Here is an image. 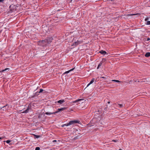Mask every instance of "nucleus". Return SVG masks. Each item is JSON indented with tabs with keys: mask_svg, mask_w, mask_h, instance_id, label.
<instances>
[{
	"mask_svg": "<svg viewBox=\"0 0 150 150\" xmlns=\"http://www.w3.org/2000/svg\"><path fill=\"white\" fill-rule=\"evenodd\" d=\"M8 106L7 105H6V106L3 107L2 108H1V109H2L3 110H5L6 109H8Z\"/></svg>",
	"mask_w": 150,
	"mask_h": 150,
	"instance_id": "10",
	"label": "nucleus"
},
{
	"mask_svg": "<svg viewBox=\"0 0 150 150\" xmlns=\"http://www.w3.org/2000/svg\"><path fill=\"white\" fill-rule=\"evenodd\" d=\"M34 137L37 138H38L40 137V136L39 135H34Z\"/></svg>",
	"mask_w": 150,
	"mask_h": 150,
	"instance_id": "21",
	"label": "nucleus"
},
{
	"mask_svg": "<svg viewBox=\"0 0 150 150\" xmlns=\"http://www.w3.org/2000/svg\"><path fill=\"white\" fill-rule=\"evenodd\" d=\"M110 103V102L109 101L108 102V104Z\"/></svg>",
	"mask_w": 150,
	"mask_h": 150,
	"instance_id": "34",
	"label": "nucleus"
},
{
	"mask_svg": "<svg viewBox=\"0 0 150 150\" xmlns=\"http://www.w3.org/2000/svg\"><path fill=\"white\" fill-rule=\"evenodd\" d=\"M53 142H57V140H54L52 141Z\"/></svg>",
	"mask_w": 150,
	"mask_h": 150,
	"instance_id": "30",
	"label": "nucleus"
},
{
	"mask_svg": "<svg viewBox=\"0 0 150 150\" xmlns=\"http://www.w3.org/2000/svg\"><path fill=\"white\" fill-rule=\"evenodd\" d=\"M118 105H119V107L121 108L123 107L124 106V105L123 104H118Z\"/></svg>",
	"mask_w": 150,
	"mask_h": 150,
	"instance_id": "19",
	"label": "nucleus"
},
{
	"mask_svg": "<svg viewBox=\"0 0 150 150\" xmlns=\"http://www.w3.org/2000/svg\"><path fill=\"white\" fill-rule=\"evenodd\" d=\"M149 17H146L145 19V21H146L149 19Z\"/></svg>",
	"mask_w": 150,
	"mask_h": 150,
	"instance_id": "25",
	"label": "nucleus"
},
{
	"mask_svg": "<svg viewBox=\"0 0 150 150\" xmlns=\"http://www.w3.org/2000/svg\"><path fill=\"white\" fill-rule=\"evenodd\" d=\"M2 139V138L1 137H0V139Z\"/></svg>",
	"mask_w": 150,
	"mask_h": 150,
	"instance_id": "35",
	"label": "nucleus"
},
{
	"mask_svg": "<svg viewBox=\"0 0 150 150\" xmlns=\"http://www.w3.org/2000/svg\"><path fill=\"white\" fill-rule=\"evenodd\" d=\"M101 78H103V79H106L105 77H104V76L101 77Z\"/></svg>",
	"mask_w": 150,
	"mask_h": 150,
	"instance_id": "29",
	"label": "nucleus"
},
{
	"mask_svg": "<svg viewBox=\"0 0 150 150\" xmlns=\"http://www.w3.org/2000/svg\"><path fill=\"white\" fill-rule=\"evenodd\" d=\"M9 71V68H6L5 69L1 71V72H4L6 71Z\"/></svg>",
	"mask_w": 150,
	"mask_h": 150,
	"instance_id": "18",
	"label": "nucleus"
},
{
	"mask_svg": "<svg viewBox=\"0 0 150 150\" xmlns=\"http://www.w3.org/2000/svg\"><path fill=\"white\" fill-rule=\"evenodd\" d=\"M77 123H79V121L77 120H71L68 123L62 125V126L63 127L65 126H68Z\"/></svg>",
	"mask_w": 150,
	"mask_h": 150,
	"instance_id": "2",
	"label": "nucleus"
},
{
	"mask_svg": "<svg viewBox=\"0 0 150 150\" xmlns=\"http://www.w3.org/2000/svg\"><path fill=\"white\" fill-rule=\"evenodd\" d=\"M146 24L147 25H150V21H147L146 22Z\"/></svg>",
	"mask_w": 150,
	"mask_h": 150,
	"instance_id": "23",
	"label": "nucleus"
},
{
	"mask_svg": "<svg viewBox=\"0 0 150 150\" xmlns=\"http://www.w3.org/2000/svg\"><path fill=\"white\" fill-rule=\"evenodd\" d=\"M84 100L83 99H78V100H76L75 101H74L73 102H74V103H76L77 102L81 101L82 100Z\"/></svg>",
	"mask_w": 150,
	"mask_h": 150,
	"instance_id": "13",
	"label": "nucleus"
},
{
	"mask_svg": "<svg viewBox=\"0 0 150 150\" xmlns=\"http://www.w3.org/2000/svg\"><path fill=\"white\" fill-rule=\"evenodd\" d=\"M145 56L146 57H148L150 56V52H148L146 53L145 54Z\"/></svg>",
	"mask_w": 150,
	"mask_h": 150,
	"instance_id": "15",
	"label": "nucleus"
},
{
	"mask_svg": "<svg viewBox=\"0 0 150 150\" xmlns=\"http://www.w3.org/2000/svg\"><path fill=\"white\" fill-rule=\"evenodd\" d=\"M102 62H101L100 64H98V66L97 67V69H98L99 67L102 65Z\"/></svg>",
	"mask_w": 150,
	"mask_h": 150,
	"instance_id": "16",
	"label": "nucleus"
},
{
	"mask_svg": "<svg viewBox=\"0 0 150 150\" xmlns=\"http://www.w3.org/2000/svg\"><path fill=\"white\" fill-rule=\"evenodd\" d=\"M140 14L139 13H135V14H128V16H134V15H139Z\"/></svg>",
	"mask_w": 150,
	"mask_h": 150,
	"instance_id": "17",
	"label": "nucleus"
},
{
	"mask_svg": "<svg viewBox=\"0 0 150 150\" xmlns=\"http://www.w3.org/2000/svg\"><path fill=\"white\" fill-rule=\"evenodd\" d=\"M74 69V68H73V69H72L70 70H69L67 71H66L65 72H64L63 73V74H67V73H69V72L70 71H71L72 70H73Z\"/></svg>",
	"mask_w": 150,
	"mask_h": 150,
	"instance_id": "14",
	"label": "nucleus"
},
{
	"mask_svg": "<svg viewBox=\"0 0 150 150\" xmlns=\"http://www.w3.org/2000/svg\"><path fill=\"white\" fill-rule=\"evenodd\" d=\"M43 91V89H40V91L39 92V93H41Z\"/></svg>",
	"mask_w": 150,
	"mask_h": 150,
	"instance_id": "24",
	"label": "nucleus"
},
{
	"mask_svg": "<svg viewBox=\"0 0 150 150\" xmlns=\"http://www.w3.org/2000/svg\"><path fill=\"white\" fill-rule=\"evenodd\" d=\"M107 109V107H105V110H106Z\"/></svg>",
	"mask_w": 150,
	"mask_h": 150,
	"instance_id": "31",
	"label": "nucleus"
},
{
	"mask_svg": "<svg viewBox=\"0 0 150 150\" xmlns=\"http://www.w3.org/2000/svg\"><path fill=\"white\" fill-rule=\"evenodd\" d=\"M46 40V41H47V43L49 44L52 42V40H53V38L51 37H49L47 38Z\"/></svg>",
	"mask_w": 150,
	"mask_h": 150,
	"instance_id": "4",
	"label": "nucleus"
},
{
	"mask_svg": "<svg viewBox=\"0 0 150 150\" xmlns=\"http://www.w3.org/2000/svg\"><path fill=\"white\" fill-rule=\"evenodd\" d=\"M79 42L77 41L76 42H74L73 44L72 45L74 46H76L79 45Z\"/></svg>",
	"mask_w": 150,
	"mask_h": 150,
	"instance_id": "12",
	"label": "nucleus"
},
{
	"mask_svg": "<svg viewBox=\"0 0 150 150\" xmlns=\"http://www.w3.org/2000/svg\"><path fill=\"white\" fill-rule=\"evenodd\" d=\"M6 142L7 143L9 144V140H8L6 141Z\"/></svg>",
	"mask_w": 150,
	"mask_h": 150,
	"instance_id": "27",
	"label": "nucleus"
},
{
	"mask_svg": "<svg viewBox=\"0 0 150 150\" xmlns=\"http://www.w3.org/2000/svg\"><path fill=\"white\" fill-rule=\"evenodd\" d=\"M96 81L94 78H93L90 83L87 85V87L88 86L90 85L93 83L94 82H96Z\"/></svg>",
	"mask_w": 150,
	"mask_h": 150,
	"instance_id": "6",
	"label": "nucleus"
},
{
	"mask_svg": "<svg viewBox=\"0 0 150 150\" xmlns=\"http://www.w3.org/2000/svg\"><path fill=\"white\" fill-rule=\"evenodd\" d=\"M112 141L113 142H116L117 141V140H112Z\"/></svg>",
	"mask_w": 150,
	"mask_h": 150,
	"instance_id": "28",
	"label": "nucleus"
},
{
	"mask_svg": "<svg viewBox=\"0 0 150 150\" xmlns=\"http://www.w3.org/2000/svg\"><path fill=\"white\" fill-rule=\"evenodd\" d=\"M40 148L38 147H36L35 149V150H40Z\"/></svg>",
	"mask_w": 150,
	"mask_h": 150,
	"instance_id": "22",
	"label": "nucleus"
},
{
	"mask_svg": "<svg viewBox=\"0 0 150 150\" xmlns=\"http://www.w3.org/2000/svg\"><path fill=\"white\" fill-rule=\"evenodd\" d=\"M4 0H0V2H2Z\"/></svg>",
	"mask_w": 150,
	"mask_h": 150,
	"instance_id": "32",
	"label": "nucleus"
},
{
	"mask_svg": "<svg viewBox=\"0 0 150 150\" xmlns=\"http://www.w3.org/2000/svg\"><path fill=\"white\" fill-rule=\"evenodd\" d=\"M112 81H114L117 82H120V81L118 80H112Z\"/></svg>",
	"mask_w": 150,
	"mask_h": 150,
	"instance_id": "20",
	"label": "nucleus"
},
{
	"mask_svg": "<svg viewBox=\"0 0 150 150\" xmlns=\"http://www.w3.org/2000/svg\"><path fill=\"white\" fill-rule=\"evenodd\" d=\"M31 109V107L30 105H29L27 109L23 112V113H27L28 112L29 110Z\"/></svg>",
	"mask_w": 150,
	"mask_h": 150,
	"instance_id": "5",
	"label": "nucleus"
},
{
	"mask_svg": "<svg viewBox=\"0 0 150 150\" xmlns=\"http://www.w3.org/2000/svg\"><path fill=\"white\" fill-rule=\"evenodd\" d=\"M16 6L15 5L12 4L10 6V14L12 16H15V12L16 11Z\"/></svg>",
	"mask_w": 150,
	"mask_h": 150,
	"instance_id": "1",
	"label": "nucleus"
},
{
	"mask_svg": "<svg viewBox=\"0 0 150 150\" xmlns=\"http://www.w3.org/2000/svg\"><path fill=\"white\" fill-rule=\"evenodd\" d=\"M47 41L46 40H42L40 42V44L42 46H46L48 44L47 43Z\"/></svg>",
	"mask_w": 150,
	"mask_h": 150,
	"instance_id": "3",
	"label": "nucleus"
},
{
	"mask_svg": "<svg viewBox=\"0 0 150 150\" xmlns=\"http://www.w3.org/2000/svg\"><path fill=\"white\" fill-rule=\"evenodd\" d=\"M65 102V101L64 100H59L58 101L56 102H55V103H59L60 104H62L64 103Z\"/></svg>",
	"mask_w": 150,
	"mask_h": 150,
	"instance_id": "8",
	"label": "nucleus"
},
{
	"mask_svg": "<svg viewBox=\"0 0 150 150\" xmlns=\"http://www.w3.org/2000/svg\"><path fill=\"white\" fill-rule=\"evenodd\" d=\"M56 113V112H46L45 113V114H46L47 115H50L52 114H54Z\"/></svg>",
	"mask_w": 150,
	"mask_h": 150,
	"instance_id": "9",
	"label": "nucleus"
},
{
	"mask_svg": "<svg viewBox=\"0 0 150 150\" xmlns=\"http://www.w3.org/2000/svg\"><path fill=\"white\" fill-rule=\"evenodd\" d=\"M150 40L149 38H148L147 39V40L148 41V40Z\"/></svg>",
	"mask_w": 150,
	"mask_h": 150,
	"instance_id": "33",
	"label": "nucleus"
},
{
	"mask_svg": "<svg viewBox=\"0 0 150 150\" xmlns=\"http://www.w3.org/2000/svg\"><path fill=\"white\" fill-rule=\"evenodd\" d=\"M99 52L103 55H105V54L107 53L105 51H103V50H101Z\"/></svg>",
	"mask_w": 150,
	"mask_h": 150,
	"instance_id": "11",
	"label": "nucleus"
},
{
	"mask_svg": "<svg viewBox=\"0 0 150 150\" xmlns=\"http://www.w3.org/2000/svg\"><path fill=\"white\" fill-rule=\"evenodd\" d=\"M67 108H59L58 109L57 111H55L56 113H57L58 112L61 111H63L66 109Z\"/></svg>",
	"mask_w": 150,
	"mask_h": 150,
	"instance_id": "7",
	"label": "nucleus"
},
{
	"mask_svg": "<svg viewBox=\"0 0 150 150\" xmlns=\"http://www.w3.org/2000/svg\"><path fill=\"white\" fill-rule=\"evenodd\" d=\"M10 144H11L13 143L12 140H10Z\"/></svg>",
	"mask_w": 150,
	"mask_h": 150,
	"instance_id": "26",
	"label": "nucleus"
}]
</instances>
